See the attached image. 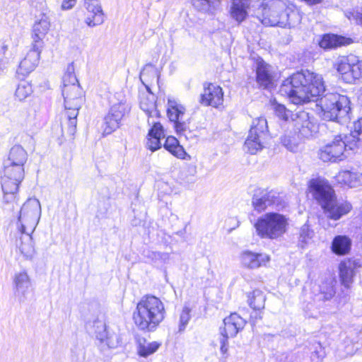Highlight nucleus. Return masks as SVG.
Returning a JSON list of instances; mask_svg holds the SVG:
<instances>
[{
	"label": "nucleus",
	"mask_w": 362,
	"mask_h": 362,
	"mask_svg": "<svg viewBox=\"0 0 362 362\" xmlns=\"http://www.w3.org/2000/svg\"><path fill=\"white\" fill-rule=\"evenodd\" d=\"M325 87L322 76L308 70L293 74L286 79L280 88V93L288 97L292 103L300 105L316 100L320 108V115L327 121L349 119L350 100L346 95L337 93H322Z\"/></svg>",
	"instance_id": "1"
},
{
	"label": "nucleus",
	"mask_w": 362,
	"mask_h": 362,
	"mask_svg": "<svg viewBox=\"0 0 362 362\" xmlns=\"http://www.w3.org/2000/svg\"><path fill=\"white\" fill-rule=\"evenodd\" d=\"M257 18L266 26L283 28H296L301 22V15L288 1L270 0L259 8Z\"/></svg>",
	"instance_id": "2"
},
{
	"label": "nucleus",
	"mask_w": 362,
	"mask_h": 362,
	"mask_svg": "<svg viewBox=\"0 0 362 362\" xmlns=\"http://www.w3.org/2000/svg\"><path fill=\"white\" fill-rule=\"evenodd\" d=\"M165 309L160 298L152 295L144 296L133 313V320L142 331L153 332L163 321Z\"/></svg>",
	"instance_id": "3"
},
{
	"label": "nucleus",
	"mask_w": 362,
	"mask_h": 362,
	"mask_svg": "<svg viewBox=\"0 0 362 362\" xmlns=\"http://www.w3.org/2000/svg\"><path fill=\"white\" fill-rule=\"evenodd\" d=\"M310 189L328 218L339 220L351 211V206L349 203L339 202L337 200L334 191L327 180L313 179L310 182Z\"/></svg>",
	"instance_id": "4"
},
{
	"label": "nucleus",
	"mask_w": 362,
	"mask_h": 362,
	"mask_svg": "<svg viewBox=\"0 0 362 362\" xmlns=\"http://www.w3.org/2000/svg\"><path fill=\"white\" fill-rule=\"evenodd\" d=\"M288 218L280 213L269 212L259 217L254 224L256 234L262 239L277 240L286 233Z\"/></svg>",
	"instance_id": "5"
},
{
	"label": "nucleus",
	"mask_w": 362,
	"mask_h": 362,
	"mask_svg": "<svg viewBox=\"0 0 362 362\" xmlns=\"http://www.w3.org/2000/svg\"><path fill=\"white\" fill-rule=\"evenodd\" d=\"M349 135H337L320 148L318 156L324 162H337L345 159L348 150H353L358 145Z\"/></svg>",
	"instance_id": "6"
},
{
	"label": "nucleus",
	"mask_w": 362,
	"mask_h": 362,
	"mask_svg": "<svg viewBox=\"0 0 362 362\" xmlns=\"http://www.w3.org/2000/svg\"><path fill=\"white\" fill-rule=\"evenodd\" d=\"M41 215V206L38 199H28L21 207L17 223L20 232L33 233Z\"/></svg>",
	"instance_id": "7"
},
{
	"label": "nucleus",
	"mask_w": 362,
	"mask_h": 362,
	"mask_svg": "<svg viewBox=\"0 0 362 362\" xmlns=\"http://www.w3.org/2000/svg\"><path fill=\"white\" fill-rule=\"evenodd\" d=\"M186 109L177 100L168 98L167 115L169 119L174 122L177 133L180 136H185L187 139L192 138L191 132L188 129V124L185 122Z\"/></svg>",
	"instance_id": "8"
},
{
	"label": "nucleus",
	"mask_w": 362,
	"mask_h": 362,
	"mask_svg": "<svg viewBox=\"0 0 362 362\" xmlns=\"http://www.w3.org/2000/svg\"><path fill=\"white\" fill-rule=\"evenodd\" d=\"M223 324L220 328V351L224 355L228 352V339L235 337L244 328L246 321L237 313H232L223 320Z\"/></svg>",
	"instance_id": "9"
},
{
	"label": "nucleus",
	"mask_w": 362,
	"mask_h": 362,
	"mask_svg": "<svg viewBox=\"0 0 362 362\" xmlns=\"http://www.w3.org/2000/svg\"><path fill=\"white\" fill-rule=\"evenodd\" d=\"M17 174L11 168H4L1 176V187L4 192V200L6 203L16 200L18 187L25 177V173Z\"/></svg>",
	"instance_id": "10"
},
{
	"label": "nucleus",
	"mask_w": 362,
	"mask_h": 362,
	"mask_svg": "<svg viewBox=\"0 0 362 362\" xmlns=\"http://www.w3.org/2000/svg\"><path fill=\"white\" fill-rule=\"evenodd\" d=\"M129 110L130 107L124 100H121L119 102L112 104L108 113L104 117V134H110L118 129L122 119Z\"/></svg>",
	"instance_id": "11"
},
{
	"label": "nucleus",
	"mask_w": 362,
	"mask_h": 362,
	"mask_svg": "<svg viewBox=\"0 0 362 362\" xmlns=\"http://www.w3.org/2000/svg\"><path fill=\"white\" fill-rule=\"evenodd\" d=\"M337 70L344 82L352 83L362 76V62L356 56L349 55L340 60Z\"/></svg>",
	"instance_id": "12"
},
{
	"label": "nucleus",
	"mask_w": 362,
	"mask_h": 362,
	"mask_svg": "<svg viewBox=\"0 0 362 362\" xmlns=\"http://www.w3.org/2000/svg\"><path fill=\"white\" fill-rule=\"evenodd\" d=\"M28 153L21 145H14L9 151L8 158L4 162V168H11L21 175L25 173L24 165L28 160Z\"/></svg>",
	"instance_id": "13"
},
{
	"label": "nucleus",
	"mask_w": 362,
	"mask_h": 362,
	"mask_svg": "<svg viewBox=\"0 0 362 362\" xmlns=\"http://www.w3.org/2000/svg\"><path fill=\"white\" fill-rule=\"evenodd\" d=\"M279 199V193L274 190L259 189L253 195L252 204L254 209L260 213L265 211L269 206L278 204Z\"/></svg>",
	"instance_id": "14"
},
{
	"label": "nucleus",
	"mask_w": 362,
	"mask_h": 362,
	"mask_svg": "<svg viewBox=\"0 0 362 362\" xmlns=\"http://www.w3.org/2000/svg\"><path fill=\"white\" fill-rule=\"evenodd\" d=\"M13 292L21 302H25L31 291V279L25 270L15 273L13 277Z\"/></svg>",
	"instance_id": "15"
},
{
	"label": "nucleus",
	"mask_w": 362,
	"mask_h": 362,
	"mask_svg": "<svg viewBox=\"0 0 362 362\" xmlns=\"http://www.w3.org/2000/svg\"><path fill=\"white\" fill-rule=\"evenodd\" d=\"M200 103L205 106L218 108L223 105V92L222 88L214 83L204 86V91L200 96Z\"/></svg>",
	"instance_id": "16"
},
{
	"label": "nucleus",
	"mask_w": 362,
	"mask_h": 362,
	"mask_svg": "<svg viewBox=\"0 0 362 362\" xmlns=\"http://www.w3.org/2000/svg\"><path fill=\"white\" fill-rule=\"evenodd\" d=\"M87 15L85 23L90 28L103 24L105 21V13L99 0H85Z\"/></svg>",
	"instance_id": "17"
},
{
	"label": "nucleus",
	"mask_w": 362,
	"mask_h": 362,
	"mask_svg": "<svg viewBox=\"0 0 362 362\" xmlns=\"http://www.w3.org/2000/svg\"><path fill=\"white\" fill-rule=\"evenodd\" d=\"M50 26V19L47 15L42 14L36 19L33 26V46L42 47L43 40L48 33Z\"/></svg>",
	"instance_id": "18"
},
{
	"label": "nucleus",
	"mask_w": 362,
	"mask_h": 362,
	"mask_svg": "<svg viewBox=\"0 0 362 362\" xmlns=\"http://www.w3.org/2000/svg\"><path fill=\"white\" fill-rule=\"evenodd\" d=\"M41 48L33 46L29 50L25 57L21 61L17 74L23 76L28 75L36 68L38 64Z\"/></svg>",
	"instance_id": "19"
},
{
	"label": "nucleus",
	"mask_w": 362,
	"mask_h": 362,
	"mask_svg": "<svg viewBox=\"0 0 362 362\" xmlns=\"http://www.w3.org/2000/svg\"><path fill=\"white\" fill-rule=\"evenodd\" d=\"M81 92V86L75 74L74 62L68 64L66 71L62 78V93L66 95L74 93L78 95Z\"/></svg>",
	"instance_id": "20"
},
{
	"label": "nucleus",
	"mask_w": 362,
	"mask_h": 362,
	"mask_svg": "<svg viewBox=\"0 0 362 362\" xmlns=\"http://www.w3.org/2000/svg\"><path fill=\"white\" fill-rule=\"evenodd\" d=\"M256 81L259 87L270 89L273 86L274 77L272 67L262 59L257 62Z\"/></svg>",
	"instance_id": "21"
},
{
	"label": "nucleus",
	"mask_w": 362,
	"mask_h": 362,
	"mask_svg": "<svg viewBox=\"0 0 362 362\" xmlns=\"http://www.w3.org/2000/svg\"><path fill=\"white\" fill-rule=\"evenodd\" d=\"M148 123L149 125L152 124V127L148 134L146 146L151 151H155L161 147L160 139L165 137L164 130L158 122L148 119Z\"/></svg>",
	"instance_id": "22"
},
{
	"label": "nucleus",
	"mask_w": 362,
	"mask_h": 362,
	"mask_svg": "<svg viewBox=\"0 0 362 362\" xmlns=\"http://www.w3.org/2000/svg\"><path fill=\"white\" fill-rule=\"evenodd\" d=\"M293 126L298 131V134L305 138H309L316 131L315 124L310 120L308 114L305 112L296 115L293 121Z\"/></svg>",
	"instance_id": "23"
},
{
	"label": "nucleus",
	"mask_w": 362,
	"mask_h": 362,
	"mask_svg": "<svg viewBox=\"0 0 362 362\" xmlns=\"http://www.w3.org/2000/svg\"><path fill=\"white\" fill-rule=\"evenodd\" d=\"M243 266L250 269H257L264 266L269 261V257L265 254L255 253L251 251H244L240 255Z\"/></svg>",
	"instance_id": "24"
},
{
	"label": "nucleus",
	"mask_w": 362,
	"mask_h": 362,
	"mask_svg": "<svg viewBox=\"0 0 362 362\" xmlns=\"http://www.w3.org/2000/svg\"><path fill=\"white\" fill-rule=\"evenodd\" d=\"M353 42L350 37H346L335 34H325L319 42L320 47L325 49H334L338 47L348 45Z\"/></svg>",
	"instance_id": "25"
},
{
	"label": "nucleus",
	"mask_w": 362,
	"mask_h": 362,
	"mask_svg": "<svg viewBox=\"0 0 362 362\" xmlns=\"http://www.w3.org/2000/svg\"><path fill=\"white\" fill-rule=\"evenodd\" d=\"M21 236L17 240L16 245L21 254L26 259H32L35 253L31 234L33 233L21 232Z\"/></svg>",
	"instance_id": "26"
},
{
	"label": "nucleus",
	"mask_w": 362,
	"mask_h": 362,
	"mask_svg": "<svg viewBox=\"0 0 362 362\" xmlns=\"http://www.w3.org/2000/svg\"><path fill=\"white\" fill-rule=\"evenodd\" d=\"M337 182L349 187H356L362 184V173L356 171L342 170L336 175Z\"/></svg>",
	"instance_id": "27"
},
{
	"label": "nucleus",
	"mask_w": 362,
	"mask_h": 362,
	"mask_svg": "<svg viewBox=\"0 0 362 362\" xmlns=\"http://www.w3.org/2000/svg\"><path fill=\"white\" fill-rule=\"evenodd\" d=\"M356 265L355 260L347 259L341 262L339 264V277L342 285L349 288L352 283L354 269Z\"/></svg>",
	"instance_id": "28"
},
{
	"label": "nucleus",
	"mask_w": 362,
	"mask_h": 362,
	"mask_svg": "<svg viewBox=\"0 0 362 362\" xmlns=\"http://www.w3.org/2000/svg\"><path fill=\"white\" fill-rule=\"evenodd\" d=\"M264 136L258 135L254 130H250L245 141V148L250 154H255L264 148Z\"/></svg>",
	"instance_id": "29"
},
{
	"label": "nucleus",
	"mask_w": 362,
	"mask_h": 362,
	"mask_svg": "<svg viewBox=\"0 0 362 362\" xmlns=\"http://www.w3.org/2000/svg\"><path fill=\"white\" fill-rule=\"evenodd\" d=\"M351 240L346 235H337L332 243V250L338 255H344L351 250Z\"/></svg>",
	"instance_id": "30"
},
{
	"label": "nucleus",
	"mask_w": 362,
	"mask_h": 362,
	"mask_svg": "<svg viewBox=\"0 0 362 362\" xmlns=\"http://www.w3.org/2000/svg\"><path fill=\"white\" fill-rule=\"evenodd\" d=\"M249 0H233L231 16L238 22L243 21L247 16Z\"/></svg>",
	"instance_id": "31"
},
{
	"label": "nucleus",
	"mask_w": 362,
	"mask_h": 362,
	"mask_svg": "<svg viewBox=\"0 0 362 362\" xmlns=\"http://www.w3.org/2000/svg\"><path fill=\"white\" fill-rule=\"evenodd\" d=\"M141 109L146 112L148 119L151 121L154 120V117L159 116V112L156 109L155 97L153 95H149L146 97H142L140 101Z\"/></svg>",
	"instance_id": "32"
},
{
	"label": "nucleus",
	"mask_w": 362,
	"mask_h": 362,
	"mask_svg": "<svg viewBox=\"0 0 362 362\" xmlns=\"http://www.w3.org/2000/svg\"><path fill=\"white\" fill-rule=\"evenodd\" d=\"M266 297L260 290H255L247 295V303L253 310H262L264 308Z\"/></svg>",
	"instance_id": "33"
},
{
	"label": "nucleus",
	"mask_w": 362,
	"mask_h": 362,
	"mask_svg": "<svg viewBox=\"0 0 362 362\" xmlns=\"http://www.w3.org/2000/svg\"><path fill=\"white\" fill-rule=\"evenodd\" d=\"M62 95L64 97V107L66 110H80L84 100L81 88L78 95H76L74 93L66 95L64 93H62Z\"/></svg>",
	"instance_id": "34"
},
{
	"label": "nucleus",
	"mask_w": 362,
	"mask_h": 362,
	"mask_svg": "<svg viewBox=\"0 0 362 362\" xmlns=\"http://www.w3.org/2000/svg\"><path fill=\"white\" fill-rule=\"evenodd\" d=\"M164 148L179 158H184L186 155L183 147L180 145L179 141L174 136L167 137L164 144Z\"/></svg>",
	"instance_id": "35"
},
{
	"label": "nucleus",
	"mask_w": 362,
	"mask_h": 362,
	"mask_svg": "<svg viewBox=\"0 0 362 362\" xmlns=\"http://www.w3.org/2000/svg\"><path fill=\"white\" fill-rule=\"evenodd\" d=\"M33 93V89L31 83L27 81H21L16 88L14 97L18 101L23 102L31 96Z\"/></svg>",
	"instance_id": "36"
},
{
	"label": "nucleus",
	"mask_w": 362,
	"mask_h": 362,
	"mask_svg": "<svg viewBox=\"0 0 362 362\" xmlns=\"http://www.w3.org/2000/svg\"><path fill=\"white\" fill-rule=\"evenodd\" d=\"M335 294L333 281L323 283L320 286V293L315 296V301H326L330 300Z\"/></svg>",
	"instance_id": "37"
},
{
	"label": "nucleus",
	"mask_w": 362,
	"mask_h": 362,
	"mask_svg": "<svg viewBox=\"0 0 362 362\" xmlns=\"http://www.w3.org/2000/svg\"><path fill=\"white\" fill-rule=\"evenodd\" d=\"M220 0H192L193 6L203 13H212Z\"/></svg>",
	"instance_id": "38"
},
{
	"label": "nucleus",
	"mask_w": 362,
	"mask_h": 362,
	"mask_svg": "<svg viewBox=\"0 0 362 362\" xmlns=\"http://www.w3.org/2000/svg\"><path fill=\"white\" fill-rule=\"evenodd\" d=\"M267 121L263 117H257L253 119L250 130H254L258 135L265 136L267 132Z\"/></svg>",
	"instance_id": "39"
},
{
	"label": "nucleus",
	"mask_w": 362,
	"mask_h": 362,
	"mask_svg": "<svg viewBox=\"0 0 362 362\" xmlns=\"http://www.w3.org/2000/svg\"><path fill=\"white\" fill-rule=\"evenodd\" d=\"M160 344L156 341L140 343L138 348L139 356L147 357L156 352L160 346Z\"/></svg>",
	"instance_id": "40"
},
{
	"label": "nucleus",
	"mask_w": 362,
	"mask_h": 362,
	"mask_svg": "<svg viewBox=\"0 0 362 362\" xmlns=\"http://www.w3.org/2000/svg\"><path fill=\"white\" fill-rule=\"evenodd\" d=\"M191 309L187 306H184L179 316L178 332L182 333L191 320Z\"/></svg>",
	"instance_id": "41"
},
{
	"label": "nucleus",
	"mask_w": 362,
	"mask_h": 362,
	"mask_svg": "<svg viewBox=\"0 0 362 362\" xmlns=\"http://www.w3.org/2000/svg\"><path fill=\"white\" fill-rule=\"evenodd\" d=\"M67 111L68 122V133L70 136H74L77 124V116L79 110H66Z\"/></svg>",
	"instance_id": "42"
},
{
	"label": "nucleus",
	"mask_w": 362,
	"mask_h": 362,
	"mask_svg": "<svg viewBox=\"0 0 362 362\" xmlns=\"http://www.w3.org/2000/svg\"><path fill=\"white\" fill-rule=\"evenodd\" d=\"M93 327L96 338L101 342H103L107 334L105 323L103 321L97 320L93 322Z\"/></svg>",
	"instance_id": "43"
},
{
	"label": "nucleus",
	"mask_w": 362,
	"mask_h": 362,
	"mask_svg": "<svg viewBox=\"0 0 362 362\" xmlns=\"http://www.w3.org/2000/svg\"><path fill=\"white\" fill-rule=\"evenodd\" d=\"M275 114L276 116L284 121H288L291 119L292 122L294 120L293 116H295L291 111L286 109L284 105L281 104L274 105V107Z\"/></svg>",
	"instance_id": "44"
},
{
	"label": "nucleus",
	"mask_w": 362,
	"mask_h": 362,
	"mask_svg": "<svg viewBox=\"0 0 362 362\" xmlns=\"http://www.w3.org/2000/svg\"><path fill=\"white\" fill-rule=\"evenodd\" d=\"M351 139L356 141L358 146L362 144V118L354 123V130L351 133Z\"/></svg>",
	"instance_id": "45"
},
{
	"label": "nucleus",
	"mask_w": 362,
	"mask_h": 362,
	"mask_svg": "<svg viewBox=\"0 0 362 362\" xmlns=\"http://www.w3.org/2000/svg\"><path fill=\"white\" fill-rule=\"evenodd\" d=\"M281 142L291 151H295L297 148L296 139L294 136L285 135L281 138Z\"/></svg>",
	"instance_id": "46"
},
{
	"label": "nucleus",
	"mask_w": 362,
	"mask_h": 362,
	"mask_svg": "<svg viewBox=\"0 0 362 362\" xmlns=\"http://www.w3.org/2000/svg\"><path fill=\"white\" fill-rule=\"evenodd\" d=\"M156 69L151 64H147L144 66L140 73V79L145 85V81H148V77L150 74L156 75Z\"/></svg>",
	"instance_id": "47"
},
{
	"label": "nucleus",
	"mask_w": 362,
	"mask_h": 362,
	"mask_svg": "<svg viewBox=\"0 0 362 362\" xmlns=\"http://www.w3.org/2000/svg\"><path fill=\"white\" fill-rule=\"evenodd\" d=\"M103 342L110 349H114L119 344V337L116 334H107Z\"/></svg>",
	"instance_id": "48"
},
{
	"label": "nucleus",
	"mask_w": 362,
	"mask_h": 362,
	"mask_svg": "<svg viewBox=\"0 0 362 362\" xmlns=\"http://www.w3.org/2000/svg\"><path fill=\"white\" fill-rule=\"evenodd\" d=\"M76 3V0H63L61 8L62 10H69L72 8Z\"/></svg>",
	"instance_id": "49"
},
{
	"label": "nucleus",
	"mask_w": 362,
	"mask_h": 362,
	"mask_svg": "<svg viewBox=\"0 0 362 362\" xmlns=\"http://www.w3.org/2000/svg\"><path fill=\"white\" fill-rule=\"evenodd\" d=\"M262 310H253L250 315V319L253 324L256 323L258 320H261Z\"/></svg>",
	"instance_id": "50"
},
{
	"label": "nucleus",
	"mask_w": 362,
	"mask_h": 362,
	"mask_svg": "<svg viewBox=\"0 0 362 362\" xmlns=\"http://www.w3.org/2000/svg\"><path fill=\"white\" fill-rule=\"evenodd\" d=\"M305 227L304 226L303 228H302V232L300 233V236L301 237H303L304 235V233H305Z\"/></svg>",
	"instance_id": "51"
}]
</instances>
